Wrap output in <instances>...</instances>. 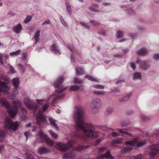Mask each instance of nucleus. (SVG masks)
Masks as SVG:
<instances>
[{
  "instance_id": "nucleus-58",
  "label": "nucleus",
  "mask_w": 159,
  "mask_h": 159,
  "mask_svg": "<svg viewBox=\"0 0 159 159\" xmlns=\"http://www.w3.org/2000/svg\"><path fill=\"white\" fill-rule=\"evenodd\" d=\"M63 97V95H61L60 96H58V97H57V98H54L53 99V102H55L56 101V100L57 99H58L60 98H62Z\"/></svg>"
},
{
  "instance_id": "nucleus-53",
  "label": "nucleus",
  "mask_w": 159,
  "mask_h": 159,
  "mask_svg": "<svg viewBox=\"0 0 159 159\" xmlns=\"http://www.w3.org/2000/svg\"><path fill=\"white\" fill-rule=\"evenodd\" d=\"M128 12L131 15H134L135 12L131 9H130L128 10Z\"/></svg>"
},
{
  "instance_id": "nucleus-34",
  "label": "nucleus",
  "mask_w": 159,
  "mask_h": 159,
  "mask_svg": "<svg viewBox=\"0 0 159 159\" xmlns=\"http://www.w3.org/2000/svg\"><path fill=\"white\" fill-rule=\"evenodd\" d=\"M130 94H128V95H127V96H126L124 97H123L122 98L120 99V102H122V101H126V100H127V99H128V98L130 97Z\"/></svg>"
},
{
  "instance_id": "nucleus-1",
  "label": "nucleus",
  "mask_w": 159,
  "mask_h": 159,
  "mask_svg": "<svg viewBox=\"0 0 159 159\" xmlns=\"http://www.w3.org/2000/svg\"><path fill=\"white\" fill-rule=\"evenodd\" d=\"M76 110L74 114V117L75 122V128L77 131L80 129L84 133L83 135L76 133L74 134L75 139L87 140L89 137V125L85 123L84 120V112L83 108L81 106L75 107Z\"/></svg>"
},
{
  "instance_id": "nucleus-44",
  "label": "nucleus",
  "mask_w": 159,
  "mask_h": 159,
  "mask_svg": "<svg viewBox=\"0 0 159 159\" xmlns=\"http://www.w3.org/2000/svg\"><path fill=\"white\" fill-rule=\"evenodd\" d=\"M112 112V109L111 108H110V109H108L106 112V114L107 115H109Z\"/></svg>"
},
{
  "instance_id": "nucleus-41",
  "label": "nucleus",
  "mask_w": 159,
  "mask_h": 159,
  "mask_svg": "<svg viewBox=\"0 0 159 159\" xmlns=\"http://www.w3.org/2000/svg\"><path fill=\"white\" fill-rule=\"evenodd\" d=\"M107 148L106 147H102L100 148H99V151L100 152H104L105 150H107Z\"/></svg>"
},
{
  "instance_id": "nucleus-64",
  "label": "nucleus",
  "mask_w": 159,
  "mask_h": 159,
  "mask_svg": "<svg viewBox=\"0 0 159 159\" xmlns=\"http://www.w3.org/2000/svg\"><path fill=\"white\" fill-rule=\"evenodd\" d=\"M27 157L29 158H30V159H34V157H33L32 156V155H31L30 156H27Z\"/></svg>"
},
{
  "instance_id": "nucleus-56",
  "label": "nucleus",
  "mask_w": 159,
  "mask_h": 159,
  "mask_svg": "<svg viewBox=\"0 0 159 159\" xmlns=\"http://www.w3.org/2000/svg\"><path fill=\"white\" fill-rule=\"evenodd\" d=\"M50 21L49 20H46L43 23V25H44L46 24H50Z\"/></svg>"
},
{
  "instance_id": "nucleus-10",
  "label": "nucleus",
  "mask_w": 159,
  "mask_h": 159,
  "mask_svg": "<svg viewBox=\"0 0 159 159\" xmlns=\"http://www.w3.org/2000/svg\"><path fill=\"white\" fill-rule=\"evenodd\" d=\"M96 127L90 123V138L95 139L98 137V132L93 130Z\"/></svg>"
},
{
  "instance_id": "nucleus-62",
  "label": "nucleus",
  "mask_w": 159,
  "mask_h": 159,
  "mask_svg": "<svg viewBox=\"0 0 159 159\" xmlns=\"http://www.w3.org/2000/svg\"><path fill=\"white\" fill-rule=\"evenodd\" d=\"M4 146L2 145L0 146V153L1 151L3 149Z\"/></svg>"
},
{
  "instance_id": "nucleus-21",
  "label": "nucleus",
  "mask_w": 159,
  "mask_h": 159,
  "mask_svg": "<svg viewBox=\"0 0 159 159\" xmlns=\"http://www.w3.org/2000/svg\"><path fill=\"white\" fill-rule=\"evenodd\" d=\"M75 70L76 71V75L77 76L79 75H82L84 73V72L83 69L80 68L79 67H77L75 68Z\"/></svg>"
},
{
  "instance_id": "nucleus-16",
  "label": "nucleus",
  "mask_w": 159,
  "mask_h": 159,
  "mask_svg": "<svg viewBox=\"0 0 159 159\" xmlns=\"http://www.w3.org/2000/svg\"><path fill=\"white\" fill-rule=\"evenodd\" d=\"M38 152L39 154H43L48 152H49V150L44 147H42L39 149Z\"/></svg>"
},
{
  "instance_id": "nucleus-63",
  "label": "nucleus",
  "mask_w": 159,
  "mask_h": 159,
  "mask_svg": "<svg viewBox=\"0 0 159 159\" xmlns=\"http://www.w3.org/2000/svg\"><path fill=\"white\" fill-rule=\"evenodd\" d=\"M123 81V80H119L116 82V84L120 83Z\"/></svg>"
},
{
  "instance_id": "nucleus-17",
  "label": "nucleus",
  "mask_w": 159,
  "mask_h": 159,
  "mask_svg": "<svg viewBox=\"0 0 159 159\" xmlns=\"http://www.w3.org/2000/svg\"><path fill=\"white\" fill-rule=\"evenodd\" d=\"M88 147V146L85 145H80L76 147H75L74 148L75 150L77 151L78 152H80L81 151H83L84 149H86Z\"/></svg>"
},
{
  "instance_id": "nucleus-19",
  "label": "nucleus",
  "mask_w": 159,
  "mask_h": 159,
  "mask_svg": "<svg viewBox=\"0 0 159 159\" xmlns=\"http://www.w3.org/2000/svg\"><path fill=\"white\" fill-rule=\"evenodd\" d=\"M51 50L53 52L55 53H60V51L58 47L56 46L54 44H53L51 47Z\"/></svg>"
},
{
  "instance_id": "nucleus-4",
  "label": "nucleus",
  "mask_w": 159,
  "mask_h": 159,
  "mask_svg": "<svg viewBox=\"0 0 159 159\" xmlns=\"http://www.w3.org/2000/svg\"><path fill=\"white\" fill-rule=\"evenodd\" d=\"M5 127L8 128L9 129L16 130L19 126V124L17 122L12 123L10 119L8 118L5 120Z\"/></svg>"
},
{
  "instance_id": "nucleus-36",
  "label": "nucleus",
  "mask_w": 159,
  "mask_h": 159,
  "mask_svg": "<svg viewBox=\"0 0 159 159\" xmlns=\"http://www.w3.org/2000/svg\"><path fill=\"white\" fill-rule=\"evenodd\" d=\"M93 87L97 89H104V86L101 85H97L94 86Z\"/></svg>"
},
{
  "instance_id": "nucleus-49",
  "label": "nucleus",
  "mask_w": 159,
  "mask_h": 159,
  "mask_svg": "<svg viewBox=\"0 0 159 159\" xmlns=\"http://www.w3.org/2000/svg\"><path fill=\"white\" fill-rule=\"evenodd\" d=\"M101 139H98V140H97L95 142L94 145L95 146H97L101 142Z\"/></svg>"
},
{
  "instance_id": "nucleus-7",
  "label": "nucleus",
  "mask_w": 159,
  "mask_h": 159,
  "mask_svg": "<svg viewBox=\"0 0 159 159\" xmlns=\"http://www.w3.org/2000/svg\"><path fill=\"white\" fill-rule=\"evenodd\" d=\"M36 120L37 124L40 125L41 124L43 123H45L46 122V119L43 116L42 112L41 111H39L36 116Z\"/></svg>"
},
{
  "instance_id": "nucleus-31",
  "label": "nucleus",
  "mask_w": 159,
  "mask_h": 159,
  "mask_svg": "<svg viewBox=\"0 0 159 159\" xmlns=\"http://www.w3.org/2000/svg\"><path fill=\"white\" fill-rule=\"evenodd\" d=\"M66 7L68 12L70 15H71V8L69 3H66Z\"/></svg>"
},
{
  "instance_id": "nucleus-13",
  "label": "nucleus",
  "mask_w": 159,
  "mask_h": 159,
  "mask_svg": "<svg viewBox=\"0 0 159 159\" xmlns=\"http://www.w3.org/2000/svg\"><path fill=\"white\" fill-rule=\"evenodd\" d=\"M65 78L63 76H61L56 80L53 84L54 87L55 88H58L62 84Z\"/></svg>"
},
{
  "instance_id": "nucleus-61",
  "label": "nucleus",
  "mask_w": 159,
  "mask_h": 159,
  "mask_svg": "<svg viewBox=\"0 0 159 159\" xmlns=\"http://www.w3.org/2000/svg\"><path fill=\"white\" fill-rule=\"evenodd\" d=\"M90 23H93L95 25H98V22H95L93 20L90 21Z\"/></svg>"
},
{
  "instance_id": "nucleus-11",
  "label": "nucleus",
  "mask_w": 159,
  "mask_h": 159,
  "mask_svg": "<svg viewBox=\"0 0 159 159\" xmlns=\"http://www.w3.org/2000/svg\"><path fill=\"white\" fill-rule=\"evenodd\" d=\"M106 158L108 159H114V157L111 154V150L108 151L105 154L99 156L98 159H102L104 158Z\"/></svg>"
},
{
  "instance_id": "nucleus-27",
  "label": "nucleus",
  "mask_w": 159,
  "mask_h": 159,
  "mask_svg": "<svg viewBox=\"0 0 159 159\" xmlns=\"http://www.w3.org/2000/svg\"><path fill=\"white\" fill-rule=\"evenodd\" d=\"M122 140L120 139H117L114 140L112 142V145H114L115 144H120L121 143Z\"/></svg>"
},
{
  "instance_id": "nucleus-3",
  "label": "nucleus",
  "mask_w": 159,
  "mask_h": 159,
  "mask_svg": "<svg viewBox=\"0 0 159 159\" xmlns=\"http://www.w3.org/2000/svg\"><path fill=\"white\" fill-rule=\"evenodd\" d=\"M145 142H139L137 140H135L134 141H128L125 142V144L127 146L126 147H124L121 150V153H126L128 152L131 151L132 148V147L130 146H133L139 148L142 147L146 144Z\"/></svg>"
},
{
  "instance_id": "nucleus-8",
  "label": "nucleus",
  "mask_w": 159,
  "mask_h": 159,
  "mask_svg": "<svg viewBox=\"0 0 159 159\" xmlns=\"http://www.w3.org/2000/svg\"><path fill=\"white\" fill-rule=\"evenodd\" d=\"M38 134L40 137L44 139L46 143L49 145L52 146L53 144V142L51 139L48 138L47 135L43 133L41 131H40L38 133Z\"/></svg>"
},
{
  "instance_id": "nucleus-51",
  "label": "nucleus",
  "mask_w": 159,
  "mask_h": 159,
  "mask_svg": "<svg viewBox=\"0 0 159 159\" xmlns=\"http://www.w3.org/2000/svg\"><path fill=\"white\" fill-rule=\"evenodd\" d=\"M105 31L104 30H101L98 32V33L103 35H104L105 34Z\"/></svg>"
},
{
  "instance_id": "nucleus-15",
  "label": "nucleus",
  "mask_w": 159,
  "mask_h": 159,
  "mask_svg": "<svg viewBox=\"0 0 159 159\" xmlns=\"http://www.w3.org/2000/svg\"><path fill=\"white\" fill-rule=\"evenodd\" d=\"M22 30V26L20 24H18L17 25L13 26V31L16 33H20Z\"/></svg>"
},
{
  "instance_id": "nucleus-57",
  "label": "nucleus",
  "mask_w": 159,
  "mask_h": 159,
  "mask_svg": "<svg viewBox=\"0 0 159 159\" xmlns=\"http://www.w3.org/2000/svg\"><path fill=\"white\" fill-rule=\"evenodd\" d=\"M131 67L134 70L136 68V66L135 65V64L134 63V62H131Z\"/></svg>"
},
{
  "instance_id": "nucleus-60",
  "label": "nucleus",
  "mask_w": 159,
  "mask_h": 159,
  "mask_svg": "<svg viewBox=\"0 0 159 159\" xmlns=\"http://www.w3.org/2000/svg\"><path fill=\"white\" fill-rule=\"evenodd\" d=\"M112 135L113 137H116L118 135V134L116 132H113Z\"/></svg>"
},
{
  "instance_id": "nucleus-42",
  "label": "nucleus",
  "mask_w": 159,
  "mask_h": 159,
  "mask_svg": "<svg viewBox=\"0 0 159 159\" xmlns=\"http://www.w3.org/2000/svg\"><path fill=\"white\" fill-rule=\"evenodd\" d=\"M18 65L20 66L19 70L21 71H22L24 72L25 71V67L21 64H19Z\"/></svg>"
},
{
  "instance_id": "nucleus-30",
  "label": "nucleus",
  "mask_w": 159,
  "mask_h": 159,
  "mask_svg": "<svg viewBox=\"0 0 159 159\" xmlns=\"http://www.w3.org/2000/svg\"><path fill=\"white\" fill-rule=\"evenodd\" d=\"M49 132L50 133V134L53 138L56 139L57 138L58 135L57 134L55 133V132L52 131L51 130H50Z\"/></svg>"
},
{
  "instance_id": "nucleus-50",
  "label": "nucleus",
  "mask_w": 159,
  "mask_h": 159,
  "mask_svg": "<svg viewBox=\"0 0 159 159\" xmlns=\"http://www.w3.org/2000/svg\"><path fill=\"white\" fill-rule=\"evenodd\" d=\"M153 57L156 60H159V53L154 55Z\"/></svg>"
},
{
  "instance_id": "nucleus-28",
  "label": "nucleus",
  "mask_w": 159,
  "mask_h": 159,
  "mask_svg": "<svg viewBox=\"0 0 159 159\" xmlns=\"http://www.w3.org/2000/svg\"><path fill=\"white\" fill-rule=\"evenodd\" d=\"M93 7H90V11H93L98 12L99 11V10L97 8H94L95 7H98V5L97 4H94L93 5Z\"/></svg>"
},
{
  "instance_id": "nucleus-40",
  "label": "nucleus",
  "mask_w": 159,
  "mask_h": 159,
  "mask_svg": "<svg viewBox=\"0 0 159 159\" xmlns=\"http://www.w3.org/2000/svg\"><path fill=\"white\" fill-rule=\"evenodd\" d=\"M60 19L61 23L65 26H67V24L66 23L63 17L62 16H61L60 18Z\"/></svg>"
},
{
  "instance_id": "nucleus-48",
  "label": "nucleus",
  "mask_w": 159,
  "mask_h": 159,
  "mask_svg": "<svg viewBox=\"0 0 159 159\" xmlns=\"http://www.w3.org/2000/svg\"><path fill=\"white\" fill-rule=\"evenodd\" d=\"M27 53L25 52L22 53V59L23 60H25L26 58Z\"/></svg>"
},
{
  "instance_id": "nucleus-29",
  "label": "nucleus",
  "mask_w": 159,
  "mask_h": 159,
  "mask_svg": "<svg viewBox=\"0 0 159 159\" xmlns=\"http://www.w3.org/2000/svg\"><path fill=\"white\" fill-rule=\"evenodd\" d=\"M133 79H134L140 78H141V74L140 73L136 72L133 75Z\"/></svg>"
},
{
  "instance_id": "nucleus-38",
  "label": "nucleus",
  "mask_w": 159,
  "mask_h": 159,
  "mask_svg": "<svg viewBox=\"0 0 159 159\" xmlns=\"http://www.w3.org/2000/svg\"><path fill=\"white\" fill-rule=\"evenodd\" d=\"M49 104L48 103H47L45 104L43 106L42 109V110L43 111H45L48 108L49 106Z\"/></svg>"
},
{
  "instance_id": "nucleus-35",
  "label": "nucleus",
  "mask_w": 159,
  "mask_h": 159,
  "mask_svg": "<svg viewBox=\"0 0 159 159\" xmlns=\"http://www.w3.org/2000/svg\"><path fill=\"white\" fill-rule=\"evenodd\" d=\"M123 36V32L120 30L117 31V37L118 38H121Z\"/></svg>"
},
{
  "instance_id": "nucleus-43",
  "label": "nucleus",
  "mask_w": 159,
  "mask_h": 159,
  "mask_svg": "<svg viewBox=\"0 0 159 159\" xmlns=\"http://www.w3.org/2000/svg\"><path fill=\"white\" fill-rule=\"evenodd\" d=\"M5 134V132L3 130H1L0 131V137L1 138H3Z\"/></svg>"
},
{
  "instance_id": "nucleus-22",
  "label": "nucleus",
  "mask_w": 159,
  "mask_h": 159,
  "mask_svg": "<svg viewBox=\"0 0 159 159\" xmlns=\"http://www.w3.org/2000/svg\"><path fill=\"white\" fill-rule=\"evenodd\" d=\"M75 155L74 153L71 152L67 153H66L64 155V157L65 159L69 158L70 159H73L74 158Z\"/></svg>"
},
{
  "instance_id": "nucleus-46",
  "label": "nucleus",
  "mask_w": 159,
  "mask_h": 159,
  "mask_svg": "<svg viewBox=\"0 0 159 159\" xmlns=\"http://www.w3.org/2000/svg\"><path fill=\"white\" fill-rule=\"evenodd\" d=\"M31 20V18L30 17H27L24 20V22L25 23H27L29 22Z\"/></svg>"
},
{
  "instance_id": "nucleus-59",
  "label": "nucleus",
  "mask_w": 159,
  "mask_h": 159,
  "mask_svg": "<svg viewBox=\"0 0 159 159\" xmlns=\"http://www.w3.org/2000/svg\"><path fill=\"white\" fill-rule=\"evenodd\" d=\"M29 134V132L28 131H27V132H26L24 133V135H25V136L26 138V140L27 139V138L28 137Z\"/></svg>"
},
{
  "instance_id": "nucleus-54",
  "label": "nucleus",
  "mask_w": 159,
  "mask_h": 159,
  "mask_svg": "<svg viewBox=\"0 0 159 159\" xmlns=\"http://www.w3.org/2000/svg\"><path fill=\"white\" fill-rule=\"evenodd\" d=\"M90 80L95 82H98V81L95 78L90 75Z\"/></svg>"
},
{
  "instance_id": "nucleus-18",
  "label": "nucleus",
  "mask_w": 159,
  "mask_h": 159,
  "mask_svg": "<svg viewBox=\"0 0 159 159\" xmlns=\"http://www.w3.org/2000/svg\"><path fill=\"white\" fill-rule=\"evenodd\" d=\"M148 50L145 48H142L136 52V53L138 55H143L148 53Z\"/></svg>"
},
{
  "instance_id": "nucleus-45",
  "label": "nucleus",
  "mask_w": 159,
  "mask_h": 159,
  "mask_svg": "<svg viewBox=\"0 0 159 159\" xmlns=\"http://www.w3.org/2000/svg\"><path fill=\"white\" fill-rule=\"evenodd\" d=\"M142 157V155L141 154L134 157V159H141Z\"/></svg>"
},
{
  "instance_id": "nucleus-25",
  "label": "nucleus",
  "mask_w": 159,
  "mask_h": 159,
  "mask_svg": "<svg viewBox=\"0 0 159 159\" xmlns=\"http://www.w3.org/2000/svg\"><path fill=\"white\" fill-rule=\"evenodd\" d=\"M80 87L77 85H75L71 87L69 90L70 92L77 91H78L80 88Z\"/></svg>"
},
{
  "instance_id": "nucleus-20",
  "label": "nucleus",
  "mask_w": 159,
  "mask_h": 159,
  "mask_svg": "<svg viewBox=\"0 0 159 159\" xmlns=\"http://www.w3.org/2000/svg\"><path fill=\"white\" fill-rule=\"evenodd\" d=\"M40 31L39 30H38L35 33L34 36V39L35 40V44H37L39 42V37L40 36Z\"/></svg>"
},
{
  "instance_id": "nucleus-2",
  "label": "nucleus",
  "mask_w": 159,
  "mask_h": 159,
  "mask_svg": "<svg viewBox=\"0 0 159 159\" xmlns=\"http://www.w3.org/2000/svg\"><path fill=\"white\" fill-rule=\"evenodd\" d=\"M0 103L7 108V112L11 117H14L16 114L18 107H21V103L19 100L14 101L13 102V106L10 108V105L5 98L0 99Z\"/></svg>"
},
{
  "instance_id": "nucleus-52",
  "label": "nucleus",
  "mask_w": 159,
  "mask_h": 159,
  "mask_svg": "<svg viewBox=\"0 0 159 159\" xmlns=\"http://www.w3.org/2000/svg\"><path fill=\"white\" fill-rule=\"evenodd\" d=\"M80 24L83 26H84V27L86 29H88L89 28V26L88 25H87L86 24H85L84 23L82 22H80Z\"/></svg>"
},
{
  "instance_id": "nucleus-37",
  "label": "nucleus",
  "mask_w": 159,
  "mask_h": 159,
  "mask_svg": "<svg viewBox=\"0 0 159 159\" xmlns=\"http://www.w3.org/2000/svg\"><path fill=\"white\" fill-rule=\"evenodd\" d=\"M66 88H60L56 90L55 92L58 93H60L62 92H63L66 89Z\"/></svg>"
},
{
  "instance_id": "nucleus-6",
  "label": "nucleus",
  "mask_w": 159,
  "mask_h": 159,
  "mask_svg": "<svg viewBox=\"0 0 159 159\" xmlns=\"http://www.w3.org/2000/svg\"><path fill=\"white\" fill-rule=\"evenodd\" d=\"M56 146L58 149L62 152L65 151L72 147L71 144L70 142H69L67 144L59 142L57 143Z\"/></svg>"
},
{
  "instance_id": "nucleus-23",
  "label": "nucleus",
  "mask_w": 159,
  "mask_h": 159,
  "mask_svg": "<svg viewBox=\"0 0 159 159\" xmlns=\"http://www.w3.org/2000/svg\"><path fill=\"white\" fill-rule=\"evenodd\" d=\"M12 82L16 89L18 86L19 82V79L17 78H13L12 79Z\"/></svg>"
},
{
  "instance_id": "nucleus-32",
  "label": "nucleus",
  "mask_w": 159,
  "mask_h": 159,
  "mask_svg": "<svg viewBox=\"0 0 159 159\" xmlns=\"http://www.w3.org/2000/svg\"><path fill=\"white\" fill-rule=\"evenodd\" d=\"M93 93L97 95H104L105 94L104 91H94Z\"/></svg>"
},
{
  "instance_id": "nucleus-24",
  "label": "nucleus",
  "mask_w": 159,
  "mask_h": 159,
  "mask_svg": "<svg viewBox=\"0 0 159 159\" xmlns=\"http://www.w3.org/2000/svg\"><path fill=\"white\" fill-rule=\"evenodd\" d=\"M117 130L122 133L121 135L122 136L126 137V136H131L132 134L128 132L124 131L123 129H117Z\"/></svg>"
},
{
  "instance_id": "nucleus-26",
  "label": "nucleus",
  "mask_w": 159,
  "mask_h": 159,
  "mask_svg": "<svg viewBox=\"0 0 159 159\" xmlns=\"http://www.w3.org/2000/svg\"><path fill=\"white\" fill-rule=\"evenodd\" d=\"M49 120L50 124L53 126L55 127L56 128H57V125L56 123V121L52 118L51 117L49 118Z\"/></svg>"
},
{
  "instance_id": "nucleus-12",
  "label": "nucleus",
  "mask_w": 159,
  "mask_h": 159,
  "mask_svg": "<svg viewBox=\"0 0 159 159\" xmlns=\"http://www.w3.org/2000/svg\"><path fill=\"white\" fill-rule=\"evenodd\" d=\"M92 105L93 107L92 110L93 112L94 113H96L98 111V108L101 107V101L100 100L95 101L93 102Z\"/></svg>"
},
{
  "instance_id": "nucleus-14",
  "label": "nucleus",
  "mask_w": 159,
  "mask_h": 159,
  "mask_svg": "<svg viewBox=\"0 0 159 159\" xmlns=\"http://www.w3.org/2000/svg\"><path fill=\"white\" fill-rule=\"evenodd\" d=\"M149 66V62L147 61H142L140 62V67L143 69H147Z\"/></svg>"
},
{
  "instance_id": "nucleus-9",
  "label": "nucleus",
  "mask_w": 159,
  "mask_h": 159,
  "mask_svg": "<svg viewBox=\"0 0 159 159\" xmlns=\"http://www.w3.org/2000/svg\"><path fill=\"white\" fill-rule=\"evenodd\" d=\"M158 151L159 150L157 146L154 145L151 146L150 148L148 154L149 157H152L157 153Z\"/></svg>"
},
{
  "instance_id": "nucleus-5",
  "label": "nucleus",
  "mask_w": 159,
  "mask_h": 159,
  "mask_svg": "<svg viewBox=\"0 0 159 159\" xmlns=\"http://www.w3.org/2000/svg\"><path fill=\"white\" fill-rule=\"evenodd\" d=\"M24 102L25 106L29 109L33 110L34 111L37 110V104L35 102L31 101L29 98L27 97L25 98Z\"/></svg>"
},
{
  "instance_id": "nucleus-55",
  "label": "nucleus",
  "mask_w": 159,
  "mask_h": 159,
  "mask_svg": "<svg viewBox=\"0 0 159 159\" xmlns=\"http://www.w3.org/2000/svg\"><path fill=\"white\" fill-rule=\"evenodd\" d=\"M141 118L143 120H147L148 119V117H146L143 115L141 116Z\"/></svg>"
},
{
  "instance_id": "nucleus-39",
  "label": "nucleus",
  "mask_w": 159,
  "mask_h": 159,
  "mask_svg": "<svg viewBox=\"0 0 159 159\" xmlns=\"http://www.w3.org/2000/svg\"><path fill=\"white\" fill-rule=\"evenodd\" d=\"M21 51L19 50L15 52H12L11 53H10V55H19Z\"/></svg>"
},
{
  "instance_id": "nucleus-33",
  "label": "nucleus",
  "mask_w": 159,
  "mask_h": 159,
  "mask_svg": "<svg viewBox=\"0 0 159 159\" xmlns=\"http://www.w3.org/2000/svg\"><path fill=\"white\" fill-rule=\"evenodd\" d=\"M74 82L75 84H81L82 83V80L76 77L74 79Z\"/></svg>"
},
{
  "instance_id": "nucleus-47",
  "label": "nucleus",
  "mask_w": 159,
  "mask_h": 159,
  "mask_svg": "<svg viewBox=\"0 0 159 159\" xmlns=\"http://www.w3.org/2000/svg\"><path fill=\"white\" fill-rule=\"evenodd\" d=\"M10 72L11 74H13L16 73V71L15 70L14 68L12 66H10Z\"/></svg>"
}]
</instances>
